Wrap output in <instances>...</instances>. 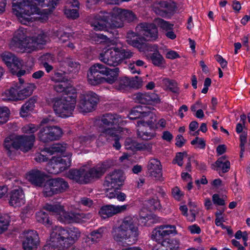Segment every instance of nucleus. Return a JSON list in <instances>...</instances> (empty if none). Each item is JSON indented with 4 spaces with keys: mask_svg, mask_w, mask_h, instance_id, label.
Listing matches in <instances>:
<instances>
[{
    "mask_svg": "<svg viewBox=\"0 0 250 250\" xmlns=\"http://www.w3.org/2000/svg\"><path fill=\"white\" fill-rule=\"evenodd\" d=\"M47 127L50 132L49 137L51 141L58 140L62 137V131L60 127L57 126Z\"/></svg>",
    "mask_w": 250,
    "mask_h": 250,
    "instance_id": "obj_43",
    "label": "nucleus"
},
{
    "mask_svg": "<svg viewBox=\"0 0 250 250\" xmlns=\"http://www.w3.org/2000/svg\"><path fill=\"white\" fill-rule=\"evenodd\" d=\"M177 233L176 227L174 225H163L156 228L152 232L151 239L158 243L161 246L167 248V250H178L179 248V240L175 238L164 239V237L170 234Z\"/></svg>",
    "mask_w": 250,
    "mask_h": 250,
    "instance_id": "obj_6",
    "label": "nucleus"
},
{
    "mask_svg": "<svg viewBox=\"0 0 250 250\" xmlns=\"http://www.w3.org/2000/svg\"><path fill=\"white\" fill-rule=\"evenodd\" d=\"M27 38L26 30L22 27H20L15 33L13 38L10 42L11 47L16 49L20 46H22V43Z\"/></svg>",
    "mask_w": 250,
    "mask_h": 250,
    "instance_id": "obj_26",
    "label": "nucleus"
},
{
    "mask_svg": "<svg viewBox=\"0 0 250 250\" xmlns=\"http://www.w3.org/2000/svg\"><path fill=\"white\" fill-rule=\"evenodd\" d=\"M161 5L163 8H165L166 13V17H169L172 15L175 12L176 9V3L173 1H165L163 0Z\"/></svg>",
    "mask_w": 250,
    "mask_h": 250,
    "instance_id": "obj_40",
    "label": "nucleus"
},
{
    "mask_svg": "<svg viewBox=\"0 0 250 250\" xmlns=\"http://www.w3.org/2000/svg\"><path fill=\"white\" fill-rule=\"evenodd\" d=\"M147 169L150 175L157 180H161L162 177V167L160 162L156 159L149 160L147 165Z\"/></svg>",
    "mask_w": 250,
    "mask_h": 250,
    "instance_id": "obj_24",
    "label": "nucleus"
},
{
    "mask_svg": "<svg viewBox=\"0 0 250 250\" xmlns=\"http://www.w3.org/2000/svg\"><path fill=\"white\" fill-rule=\"evenodd\" d=\"M21 184V182L15 181L14 184L16 188L12 190L10 195L9 204L13 207H20L24 204L25 202L24 194L23 190L19 184Z\"/></svg>",
    "mask_w": 250,
    "mask_h": 250,
    "instance_id": "obj_20",
    "label": "nucleus"
},
{
    "mask_svg": "<svg viewBox=\"0 0 250 250\" xmlns=\"http://www.w3.org/2000/svg\"><path fill=\"white\" fill-rule=\"evenodd\" d=\"M119 68H109L100 63L92 65L87 74V81L89 84L96 85L104 82L113 83L117 80Z\"/></svg>",
    "mask_w": 250,
    "mask_h": 250,
    "instance_id": "obj_5",
    "label": "nucleus"
},
{
    "mask_svg": "<svg viewBox=\"0 0 250 250\" xmlns=\"http://www.w3.org/2000/svg\"><path fill=\"white\" fill-rule=\"evenodd\" d=\"M62 72H55L54 74L51 77V80L53 82L57 83L67 81L68 79L65 76V74L67 73L65 70L61 69Z\"/></svg>",
    "mask_w": 250,
    "mask_h": 250,
    "instance_id": "obj_47",
    "label": "nucleus"
},
{
    "mask_svg": "<svg viewBox=\"0 0 250 250\" xmlns=\"http://www.w3.org/2000/svg\"><path fill=\"white\" fill-rule=\"evenodd\" d=\"M147 106L146 105H139L134 107L130 111L128 118L131 120L140 119L143 114L146 113Z\"/></svg>",
    "mask_w": 250,
    "mask_h": 250,
    "instance_id": "obj_34",
    "label": "nucleus"
},
{
    "mask_svg": "<svg viewBox=\"0 0 250 250\" xmlns=\"http://www.w3.org/2000/svg\"><path fill=\"white\" fill-rule=\"evenodd\" d=\"M105 188V196L109 199L116 198L119 201L124 202L125 200L126 195L119 190V188H113L112 187Z\"/></svg>",
    "mask_w": 250,
    "mask_h": 250,
    "instance_id": "obj_31",
    "label": "nucleus"
},
{
    "mask_svg": "<svg viewBox=\"0 0 250 250\" xmlns=\"http://www.w3.org/2000/svg\"><path fill=\"white\" fill-rule=\"evenodd\" d=\"M50 180L51 184L53 186V189L55 191L56 194L64 191L68 188L67 182L62 178Z\"/></svg>",
    "mask_w": 250,
    "mask_h": 250,
    "instance_id": "obj_32",
    "label": "nucleus"
},
{
    "mask_svg": "<svg viewBox=\"0 0 250 250\" xmlns=\"http://www.w3.org/2000/svg\"><path fill=\"white\" fill-rule=\"evenodd\" d=\"M45 178V174L37 169H32L26 174L27 180L37 187H41L43 185Z\"/></svg>",
    "mask_w": 250,
    "mask_h": 250,
    "instance_id": "obj_22",
    "label": "nucleus"
},
{
    "mask_svg": "<svg viewBox=\"0 0 250 250\" xmlns=\"http://www.w3.org/2000/svg\"><path fill=\"white\" fill-rule=\"evenodd\" d=\"M20 84H16V87H17L19 99L20 100H24L27 97L30 96L34 89L36 87L35 84L32 83H29L25 85H22L24 81L21 78L19 79Z\"/></svg>",
    "mask_w": 250,
    "mask_h": 250,
    "instance_id": "obj_25",
    "label": "nucleus"
},
{
    "mask_svg": "<svg viewBox=\"0 0 250 250\" xmlns=\"http://www.w3.org/2000/svg\"><path fill=\"white\" fill-rule=\"evenodd\" d=\"M70 88L69 90L72 91V95L62 96L56 99L54 103V110L56 114L61 118L70 117L75 108L77 91L76 89Z\"/></svg>",
    "mask_w": 250,
    "mask_h": 250,
    "instance_id": "obj_9",
    "label": "nucleus"
},
{
    "mask_svg": "<svg viewBox=\"0 0 250 250\" xmlns=\"http://www.w3.org/2000/svg\"><path fill=\"white\" fill-rule=\"evenodd\" d=\"M189 157V156L188 155L187 152H178L177 153L173 161L174 163L181 167L183 165V160L185 159H188Z\"/></svg>",
    "mask_w": 250,
    "mask_h": 250,
    "instance_id": "obj_54",
    "label": "nucleus"
},
{
    "mask_svg": "<svg viewBox=\"0 0 250 250\" xmlns=\"http://www.w3.org/2000/svg\"><path fill=\"white\" fill-rule=\"evenodd\" d=\"M39 129V126L32 124H29L23 126L22 128V132L26 134H33Z\"/></svg>",
    "mask_w": 250,
    "mask_h": 250,
    "instance_id": "obj_56",
    "label": "nucleus"
},
{
    "mask_svg": "<svg viewBox=\"0 0 250 250\" xmlns=\"http://www.w3.org/2000/svg\"><path fill=\"white\" fill-rule=\"evenodd\" d=\"M155 22L163 30L167 32L168 30H173V24L169 23L168 21H166L162 19H156Z\"/></svg>",
    "mask_w": 250,
    "mask_h": 250,
    "instance_id": "obj_48",
    "label": "nucleus"
},
{
    "mask_svg": "<svg viewBox=\"0 0 250 250\" xmlns=\"http://www.w3.org/2000/svg\"><path fill=\"white\" fill-rule=\"evenodd\" d=\"M151 206L150 209L159 210L161 208V205L159 200L157 198H153L148 201Z\"/></svg>",
    "mask_w": 250,
    "mask_h": 250,
    "instance_id": "obj_64",
    "label": "nucleus"
},
{
    "mask_svg": "<svg viewBox=\"0 0 250 250\" xmlns=\"http://www.w3.org/2000/svg\"><path fill=\"white\" fill-rule=\"evenodd\" d=\"M138 137L144 140H150L154 137V134L151 132H144L139 127L137 130Z\"/></svg>",
    "mask_w": 250,
    "mask_h": 250,
    "instance_id": "obj_58",
    "label": "nucleus"
},
{
    "mask_svg": "<svg viewBox=\"0 0 250 250\" xmlns=\"http://www.w3.org/2000/svg\"><path fill=\"white\" fill-rule=\"evenodd\" d=\"M104 229L102 228H99L97 230H94L91 232V238L87 237L85 240L86 242L91 241L93 243H96L100 241L103 237Z\"/></svg>",
    "mask_w": 250,
    "mask_h": 250,
    "instance_id": "obj_46",
    "label": "nucleus"
},
{
    "mask_svg": "<svg viewBox=\"0 0 250 250\" xmlns=\"http://www.w3.org/2000/svg\"><path fill=\"white\" fill-rule=\"evenodd\" d=\"M137 33L129 31L126 35L127 43L135 47L142 50L144 41H154L158 37V29L152 23L143 22L138 24L136 27Z\"/></svg>",
    "mask_w": 250,
    "mask_h": 250,
    "instance_id": "obj_4",
    "label": "nucleus"
},
{
    "mask_svg": "<svg viewBox=\"0 0 250 250\" xmlns=\"http://www.w3.org/2000/svg\"><path fill=\"white\" fill-rule=\"evenodd\" d=\"M24 250H37L40 244V239L37 232L28 229L22 231L20 235Z\"/></svg>",
    "mask_w": 250,
    "mask_h": 250,
    "instance_id": "obj_16",
    "label": "nucleus"
},
{
    "mask_svg": "<svg viewBox=\"0 0 250 250\" xmlns=\"http://www.w3.org/2000/svg\"><path fill=\"white\" fill-rule=\"evenodd\" d=\"M70 88L75 89L72 86L68 85V81L63 82L55 83L54 85V90L58 93L63 92V96H67V95H72V91H70Z\"/></svg>",
    "mask_w": 250,
    "mask_h": 250,
    "instance_id": "obj_33",
    "label": "nucleus"
},
{
    "mask_svg": "<svg viewBox=\"0 0 250 250\" xmlns=\"http://www.w3.org/2000/svg\"><path fill=\"white\" fill-rule=\"evenodd\" d=\"M112 23L114 22L110 11H102L94 17L91 25L95 31L109 32V28H116Z\"/></svg>",
    "mask_w": 250,
    "mask_h": 250,
    "instance_id": "obj_12",
    "label": "nucleus"
},
{
    "mask_svg": "<svg viewBox=\"0 0 250 250\" xmlns=\"http://www.w3.org/2000/svg\"><path fill=\"white\" fill-rule=\"evenodd\" d=\"M93 38L95 41L100 43H108L110 42V39L106 36L102 34H95L93 35Z\"/></svg>",
    "mask_w": 250,
    "mask_h": 250,
    "instance_id": "obj_63",
    "label": "nucleus"
},
{
    "mask_svg": "<svg viewBox=\"0 0 250 250\" xmlns=\"http://www.w3.org/2000/svg\"><path fill=\"white\" fill-rule=\"evenodd\" d=\"M71 157L70 153L63 158L53 157L47 164V171L53 174H57L64 171L71 165Z\"/></svg>",
    "mask_w": 250,
    "mask_h": 250,
    "instance_id": "obj_15",
    "label": "nucleus"
},
{
    "mask_svg": "<svg viewBox=\"0 0 250 250\" xmlns=\"http://www.w3.org/2000/svg\"><path fill=\"white\" fill-rule=\"evenodd\" d=\"M35 103L36 100L31 98L23 104L20 110L21 116L22 117L27 116L28 114L33 110Z\"/></svg>",
    "mask_w": 250,
    "mask_h": 250,
    "instance_id": "obj_38",
    "label": "nucleus"
},
{
    "mask_svg": "<svg viewBox=\"0 0 250 250\" xmlns=\"http://www.w3.org/2000/svg\"><path fill=\"white\" fill-rule=\"evenodd\" d=\"M114 23L112 25L116 28H121L124 25V21L128 22L134 21L136 17L131 10L115 7L110 10Z\"/></svg>",
    "mask_w": 250,
    "mask_h": 250,
    "instance_id": "obj_13",
    "label": "nucleus"
},
{
    "mask_svg": "<svg viewBox=\"0 0 250 250\" xmlns=\"http://www.w3.org/2000/svg\"><path fill=\"white\" fill-rule=\"evenodd\" d=\"M148 93H138L134 95V99L136 102L143 104H147Z\"/></svg>",
    "mask_w": 250,
    "mask_h": 250,
    "instance_id": "obj_53",
    "label": "nucleus"
},
{
    "mask_svg": "<svg viewBox=\"0 0 250 250\" xmlns=\"http://www.w3.org/2000/svg\"><path fill=\"white\" fill-rule=\"evenodd\" d=\"M125 179V175L121 170H115L106 176L104 186L120 188L123 185Z\"/></svg>",
    "mask_w": 250,
    "mask_h": 250,
    "instance_id": "obj_18",
    "label": "nucleus"
},
{
    "mask_svg": "<svg viewBox=\"0 0 250 250\" xmlns=\"http://www.w3.org/2000/svg\"><path fill=\"white\" fill-rule=\"evenodd\" d=\"M64 14L67 18L72 19H75L79 16L78 10L75 9L65 8Z\"/></svg>",
    "mask_w": 250,
    "mask_h": 250,
    "instance_id": "obj_61",
    "label": "nucleus"
},
{
    "mask_svg": "<svg viewBox=\"0 0 250 250\" xmlns=\"http://www.w3.org/2000/svg\"><path fill=\"white\" fill-rule=\"evenodd\" d=\"M230 162L227 159L225 156H223L216 161L215 166L216 167V170H221L223 172H228L230 168Z\"/></svg>",
    "mask_w": 250,
    "mask_h": 250,
    "instance_id": "obj_35",
    "label": "nucleus"
},
{
    "mask_svg": "<svg viewBox=\"0 0 250 250\" xmlns=\"http://www.w3.org/2000/svg\"><path fill=\"white\" fill-rule=\"evenodd\" d=\"M34 37L37 43L38 42H39L41 40H42V39L44 40L43 42H42V43H40V48L42 47V45H44L46 43L48 39L47 37L44 34V33L42 31L39 30H38V35L34 36Z\"/></svg>",
    "mask_w": 250,
    "mask_h": 250,
    "instance_id": "obj_59",
    "label": "nucleus"
},
{
    "mask_svg": "<svg viewBox=\"0 0 250 250\" xmlns=\"http://www.w3.org/2000/svg\"><path fill=\"white\" fill-rule=\"evenodd\" d=\"M9 220L7 215L0 216V233L5 231L9 225Z\"/></svg>",
    "mask_w": 250,
    "mask_h": 250,
    "instance_id": "obj_57",
    "label": "nucleus"
},
{
    "mask_svg": "<svg viewBox=\"0 0 250 250\" xmlns=\"http://www.w3.org/2000/svg\"><path fill=\"white\" fill-rule=\"evenodd\" d=\"M98 100L95 93L91 91H84L79 95L78 106L83 112H91L96 106Z\"/></svg>",
    "mask_w": 250,
    "mask_h": 250,
    "instance_id": "obj_14",
    "label": "nucleus"
},
{
    "mask_svg": "<svg viewBox=\"0 0 250 250\" xmlns=\"http://www.w3.org/2000/svg\"><path fill=\"white\" fill-rule=\"evenodd\" d=\"M95 138L96 137L93 135L80 137L78 139L74 140L73 143V147L75 149H77L80 147L81 146L88 145L94 141Z\"/></svg>",
    "mask_w": 250,
    "mask_h": 250,
    "instance_id": "obj_36",
    "label": "nucleus"
},
{
    "mask_svg": "<svg viewBox=\"0 0 250 250\" xmlns=\"http://www.w3.org/2000/svg\"><path fill=\"white\" fill-rule=\"evenodd\" d=\"M10 111L5 106H0V124L5 123L8 120Z\"/></svg>",
    "mask_w": 250,
    "mask_h": 250,
    "instance_id": "obj_50",
    "label": "nucleus"
},
{
    "mask_svg": "<svg viewBox=\"0 0 250 250\" xmlns=\"http://www.w3.org/2000/svg\"><path fill=\"white\" fill-rule=\"evenodd\" d=\"M101 122L99 127L100 134L97 140L98 145L114 141L113 147L117 150L120 149L121 147L119 142L122 137L121 132L125 130L127 131V129L120 127L126 123L124 118L119 114L107 113L102 117Z\"/></svg>",
    "mask_w": 250,
    "mask_h": 250,
    "instance_id": "obj_2",
    "label": "nucleus"
},
{
    "mask_svg": "<svg viewBox=\"0 0 250 250\" xmlns=\"http://www.w3.org/2000/svg\"><path fill=\"white\" fill-rule=\"evenodd\" d=\"M44 40H41L39 42H36L34 36L32 38L27 37L24 42L22 43V46H20L19 49L21 51L30 52L40 48V43L43 42Z\"/></svg>",
    "mask_w": 250,
    "mask_h": 250,
    "instance_id": "obj_29",
    "label": "nucleus"
},
{
    "mask_svg": "<svg viewBox=\"0 0 250 250\" xmlns=\"http://www.w3.org/2000/svg\"><path fill=\"white\" fill-rule=\"evenodd\" d=\"M35 141L34 134L26 135H11L6 137L4 142V146L8 150V153L10 155L13 149L20 150L23 152L30 150L33 146Z\"/></svg>",
    "mask_w": 250,
    "mask_h": 250,
    "instance_id": "obj_8",
    "label": "nucleus"
},
{
    "mask_svg": "<svg viewBox=\"0 0 250 250\" xmlns=\"http://www.w3.org/2000/svg\"><path fill=\"white\" fill-rule=\"evenodd\" d=\"M50 132H49L48 128L46 126L42 128L38 133V138L39 140L44 143L49 142L50 141L49 137Z\"/></svg>",
    "mask_w": 250,
    "mask_h": 250,
    "instance_id": "obj_49",
    "label": "nucleus"
},
{
    "mask_svg": "<svg viewBox=\"0 0 250 250\" xmlns=\"http://www.w3.org/2000/svg\"><path fill=\"white\" fill-rule=\"evenodd\" d=\"M133 52L129 49H125L114 46L105 49L99 56V59L106 65L116 67L123 60L133 56Z\"/></svg>",
    "mask_w": 250,
    "mask_h": 250,
    "instance_id": "obj_7",
    "label": "nucleus"
},
{
    "mask_svg": "<svg viewBox=\"0 0 250 250\" xmlns=\"http://www.w3.org/2000/svg\"><path fill=\"white\" fill-rule=\"evenodd\" d=\"M2 100L4 101L20 100L19 99L18 91L16 85L5 91L2 95Z\"/></svg>",
    "mask_w": 250,
    "mask_h": 250,
    "instance_id": "obj_37",
    "label": "nucleus"
},
{
    "mask_svg": "<svg viewBox=\"0 0 250 250\" xmlns=\"http://www.w3.org/2000/svg\"><path fill=\"white\" fill-rule=\"evenodd\" d=\"M162 1H157L154 2L152 5L154 12L157 15L162 17H166V13L164 12L165 8L161 5Z\"/></svg>",
    "mask_w": 250,
    "mask_h": 250,
    "instance_id": "obj_52",
    "label": "nucleus"
},
{
    "mask_svg": "<svg viewBox=\"0 0 250 250\" xmlns=\"http://www.w3.org/2000/svg\"><path fill=\"white\" fill-rule=\"evenodd\" d=\"M147 57L150 58L152 63L155 66H160L165 63V59L159 51L149 54Z\"/></svg>",
    "mask_w": 250,
    "mask_h": 250,
    "instance_id": "obj_42",
    "label": "nucleus"
},
{
    "mask_svg": "<svg viewBox=\"0 0 250 250\" xmlns=\"http://www.w3.org/2000/svg\"><path fill=\"white\" fill-rule=\"evenodd\" d=\"M1 57L7 66L11 69L12 73L16 72L14 67L18 69L22 66V62L11 53L4 52L2 54Z\"/></svg>",
    "mask_w": 250,
    "mask_h": 250,
    "instance_id": "obj_23",
    "label": "nucleus"
},
{
    "mask_svg": "<svg viewBox=\"0 0 250 250\" xmlns=\"http://www.w3.org/2000/svg\"><path fill=\"white\" fill-rule=\"evenodd\" d=\"M62 65H66L68 66L67 71L68 72H72L76 73L78 72L80 65L78 62H75L70 58H66L63 62H62Z\"/></svg>",
    "mask_w": 250,
    "mask_h": 250,
    "instance_id": "obj_39",
    "label": "nucleus"
},
{
    "mask_svg": "<svg viewBox=\"0 0 250 250\" xmlns=\"http://www.w3.org/2000/svg\"><path fill=\"white\" fill-rule=\"evenodd\" d=\"M43 194L46 197L51 196L56 194L55 191L53 189V186L51 184V181L49 180L44 183Z\"/></svg>",
    "mask_w": 250,
    "mask_h": 250,
    "instance_id": "obj_51",
    "label": "nucleus"
},
{
    "mask_svg": "<svg viewBox=\"0 0 250 250\" xmlns=\"http://www.w3.org/2000/svg\"><path fill=\"white\" fill-rule=\"evenodd\" d=\"M63 206L60 203L55 204H46L43 207V209L56 215L57 217L60 214V212L62 211Z\"/></svg>",
    "mask_w": 250,
    "mask_h": 250,
    "instance_id": "obj_44",
    "label": "nucleus"
},
{
    "mask_svg": "<svg viewBox=\"0 0 250 250\" xmlns=\"http://www.w3.org/2000/svg\"><path fill=\"white\" fill-rule=\"evenodd\" d=\"M86 216L83 213H80L74 212L66 211L64 208H62V211L60 212L58 216V220L62 223H81L85 221Z\"/></svg>",
    "mask_w": 250,
    "mask_h": 250,
    "instance_id": "obj_19",
    "label": "nucleus"
},
{
    "mask_svg": "<svg viewBox=\"0 0 250 250\" xmlns=\"http://www.w3.org/2000/svg\"><path fill=\"white\" fill-rule=\"evenodd\" d=\"M147 104H157L160 100L157 94L154 93L148 92Z\"/></svg>",
    "mask_w": 250,
    "mask_h": 250,
    "instance_id": "obj_62",
    "label": "nucleus"
},
{
    "mask_svg": "<svg viewBox=\"0 0 250 250\" xmlns=\"http://www.w3.org/2000/svg\"><path fill=\"white\" fill-rule=\"evenodd\" d=\"M66 145L56 144L50 147L44 148L40 152H37L35 155V160L39 163L47 162L49 159V156L57 153H62L65 150Z\"/></svg>",
    "mask_w": 250,
    "mask_h": 250,
    "instance_id": "obj_17",
    "label": "nucleus"
},
{
    "mask_svg": "<svg viewBox=\"0 0 250 250\" xmlns=\"http://www.w3.org/2000/svg\"><path fill=\"white\" fill-rule=\"evenodd\" d=\"M128 207V205L121 206L113 205H106L101 208L99 211V214L102 218L106 219L116 214L125 211Z\"/></svg>",
    "mask_w": 250,
    "mask_h": 250,
    "instance_id": "obj_21",
    "label": "nucleus"
},
{
    "mask_svg": "<svg viewBox=\"0 0 250 250\" xmlns=\"http://www.w3.org/2000/svg\"><path fill=\"white\" fill-rule=\"evenodd\" d=\"M191 144L195 146V148L204 149L206 146V142L202 138L196 137L191 142Z\"/></svg>",
    "mask_w": 250,
    "mask_h": 250,
    "instance_id": "obj_60",
    "label": "nucleus"
},
{
    "mask_svg": "<svg viewBox=\"0 0 250 250\" xmlns=\"http://www.w3.org/2000/svg\"><path fill=\"white\" fill-rule=\"evenodd\" d=\"M139 222L136 216L125 217L119 226L112 229L111 234L114 241L123 246L128 244L127 242L135 243L139 234L137 227Z\"/></svg>",
    "mask_w": 250,
    "mask_h": 250,
    "instance_id": "obj_3",
    "label": "nucleus"
},
{
    "mask_svg": "<svg viewBox=\"0 0 250 250\" xmlns=\"http://www.w3.org/2000/svg\"><path fill=\"white\" fill-rule=\"evenodd\" d=\"M146 113H144L142 117L137 122L136 125L138 127L144 126H151L155 120V115L151 109L147 106Z\"/></svg>",
    "mask_w": 250,
    "mask_h": 250,
    "instance_id": "obj_27",
    "label": "nucleus"
},
{
    "mask_svg": "<svg viewBox=\"0 0 250 250\" xmlns=\"http://www.w3.org/2000/svg\"><path fill=\"white\" fill-rule=\"evenodd\" d=\"M125 148L132 151L146 150L148 148V145L146 144L139 143L132 138H127L125 142Z\"/></svg>",
    "mask_w": 250,
    "mask_h": 250,
    "instance_id": "obj_30",
    "label": "nucleus"
},
{
    "mask_svg": "<svg viewBox=\"0 0 250 250\" xmlns=\"http://www.w3.org/2000/svg\"><path fill=\"white\" fill-rule=\"evenodd\" d=\"M36 218L38 222L43 224L46 227H50L52 225V222L49 220L48 214L42 210H40L36 213Z\"/></svg>",
    "mask_w": 250,
    "mask_h": 250,
    "instance_id": "obj_41",
    "label": "nucleus"
},
{
    "mask_svg": "<svg viewBox=\"0 0 250 250\" xmlns=\"http://www.w3.org/2000/svg\"><path fill=\"white\" fill-rule=\"evenodd\" d=\"M104 173L98 165L87 170L84 167L70 169L67 176L79 184H87L95 178L101 177Z\"/></svg>",
    "mask_w": 250,
    "mask_h": 250,
    "instance_id": "obj_10",
    "label": "nucleus"
},
{
    "mask_svg": "<svg viewBox=\"0 0 250 250\" xmlns=\"http://www.w3.org/2000/svg\"><path fill=\"white\" fill-rule=\"evenodd\" d=\"M162 84L168 89L172 92L174 93H178L179 92V88L177 86V83L167 78H164L162 80Z\"/></svg>",
    "mask_w": 250,
    "mask_h": 250,
    "instance_id": "obj_45",
    "label": "nucleus"
},
{
    "mask_svg": "<svg viewBox=\"0 0 250 250\" xmlns=\"http://www.w3.org/2000/svg\"><path fill=\"white\" fill-rule=\"evenodd\" d=\"M117 89L120 90L125 89L128 86H132L131 81L127 77H124L121 79L118 82Z\"/></svg>",
    "mask_w": 250,
    "mask_h": 250,
    "instance_id": "obj_55",
    "label": "nucleus"
},
{
    "mask_svg": "<svg viewBox=\"0 0 250 250\" xmlns=\"http://www.w3.org/2000/svg\"><path fill=\"white\" fill-rule=\"evenodd\" d=\"M53 230L64 249L73 246V244L80 237L81 234L80 230L75 227L64 229L60 226H56Z\"/></svg>",
    "mask_w": 250,
    "mask_h": 250,
    "instance_id": "obj_11",
    "label": "nucleus"
},
{
    "mask_svg": "<svg viewBox=\"0 0 250 250\" xmlns=\"http://www.w3.org/2000/svg\"><path fill=\"white\" fill-rule=\"evenodd\" d=\"M56 5V0H17L12 7L20 22L30 25L34 21H46Z\"/></svg>",
    "mask_w": 250,
    "mask_h": 250,
    "instance_id": "obj_1",
    "label": "nucleus"
},
{
    "mask_svg": "<svg viewBox=\"0 0 250 250\" xmlns=\"http://www.w3.org/2000/svg\"><path fill=\"white\" fill-rule=\"evenodd\" d=\"M55 248L60 250L64 249L60 239L53 229L50 233L49 239L46 242V244L43 247L42 250H54Z\"/></svg>",
    "mask_w": 250,
    "mask_h": 250,
    "instance_id": "obj_28",
    "label": "nucleus"
}]
</instances>
